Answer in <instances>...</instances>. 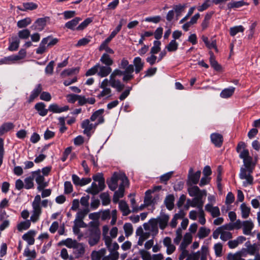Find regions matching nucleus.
Returning <instances> with one entry per match:
<instances>
[{"label": "nucleus", "mask_w": 260, "mask_h": 260, "mask_svg": "<svg viewBox=\"0 0 260 260\" xmlns=\"http://www.w3.org/2000/svg\"><path fill=\"white\" fill-rule=\"evenodd\" d=\"M245 143L240 142L236 148L237 152L239 153V157L243 160L245 166L244 168H241L239 174L241 179L246 180L243 182L244 186L253 183V177L251 175V173H252L254 166V164L252 163V158L250 156L248 150L245 149Z\"/></svg>", "instance_id": "obj_1"}, {"label": "nucleus", "mask_w": 260, "mask_h": 260, "mask_svg": "<svg viewBox=\"0 0 260 260\" xmlns=\"http://www.w3.org/2000/svg\"><path fill=\"white\" fill-rule=\"evenodd\" d=\"M112 72V69L110 67L103 66L100 63H96L91 69H89L86 73V76H91L95 74L101 77H106Z\"/></svg>", "instance_id": "obj_2"}, {"label": "nucleus", "mask_w": 260, "mask_h": 260, "mask_svg": "<svg viewBox=\"0 0 260 260\" xmlns=\"http://www.w3.org/2000/svg\"><path fill=\"white\" fill-rule=\"evenodd\" d=\"M41 196L39 194L37 195L32 203V213L30 216V220L35 223L37 222L40 218L42 213V209L40 206Z\"/></svg>", "instance_id": "obj_3"}, {"label": "nucleus", "mask_w": 260, "mask_h": 260, "mask_svg": "<svg viewBox=\"0 0 260 260\" xmlns=\"http://www.w3.org/2000/svg\"><path fill=\"white\" fill-rule=\"evenodd\" d=\"M128 185V180L127 178L124 176L121 178V182L119 184L118 190L115 191L113 197V202L114 203H117L120 198H122L124 196V192L125 190V186Z\"/></svg>", "instance_id": "obj_4"}, {"label": "nucleus", "mask_w": 260, "mask_h": 260, "mask_svg": "<svg viewBox=\"0 0 260 260\" xmlns=\"http://www.w3.org/2000/svg\"><path fill=\"white\" fill-rule=\"evenodd\" d=\"M31 176L38 185L37 187L38 190L41 191L48 185V183L45 181L44 176L41 174L40 170L32 172Z\"/></svg>", "instance_id": "obj_5"}, {"label": "nucleus", "mask_w": 260, "mask_h": 260, "mask_svg": "<svg viewBox=\"0 0 260 260\" xmlns=\"http://www.w3.org/2000/svg\"><path fill=\"white\" fill-rule=\"evenodd\" d=\"M108 86L109 80L108 79H105L99 85V87L102 89V90L97 96L99 99L102 98L108 99L112 96L111 89Z\"/></svg>", "instance_id": "obj_6"}, {"label": "nucleus", "mask_w": 260, "mask_h": 260, "mask_svg": "<svg viewBox=\"0 0 260 260\" xmlns=\"http://www.w3.org/2000/svg\"><path fill=\"white\" fill-rule=\"evenodd\" d=\"M143 227L146 231H149L152 236H155L158 232V224L154 218H151L148 223H144Z\"/></svg>", "instance_id": "obj_7"}, {"label": "nucleus", "mask_w": 260, "mask_h": 260, "mask_svg": "<svg viewBox=\"0 0 260 260\" xmlns=\"http://www.w3.org/2000/svg\"><path fill=\"white\" fill-rule=\"evenodd\" d=\"M122 177V176H120L116 173H114L111 179L109 180H107V183L110 189L114 191L117 187L118 181L119 180L121 181Z\"/></svg>", "instance_id": "obj_8"}, {"label": "nucleus", "mask_w": 260, "mask_h": 260, "mask_svg": "<svg viewBox=\"0 0 260 260\" xmlns=\"http://www.w3.org/2000/svg\"><path fill=\"white\" fill-rule=\"evenodd\" d=\"M201 172L200 171H198L196 173H193V169L190 168L189 170L188 178V183L191 184H197L200 180L201 177Z\"/></svg>", "instance_id": "obj_9"}, {"label": "nucleus", "mask_w": 260, "mask_h": 260, "mask_svg": "<svg viewBox=\"0 0 260 260\" xmlns=\"http://www.w3.org/2000/svg\"><path fill=\"white\" fill-rule=\"evenodd\" d=\"M101 231L100 230H95L93 232H90L88 243L91 246L97 244L100 240Z\"/></svg>", "instance_id": "obj_10"}, {"label": "nucleus", "mask_w": 260, "mask_h": 260, "mask_svg": "<svg viewBox=\"0 0 260 260\" xmlns=\"http://www.w3.org/2000/svg\"><path fill=\"white\" fill-rule=\"evenodd\" d=\"M170 217L168 215L161 213L160 216L155 218L157 223L159 224V226L161 230H164L168 225Z\"/></svg>", "instance_id": "obj_11"}, {"label": "nucleus", "mask_w": 260, "mask_h": 260, "mask_svg": "<svg viewBox=\"0 0 260 260\" xmlns=\"http://www.w3.org/2000/svg\"><path fill=\"white\" fill-rule=\"evenodd\" d=\"M187 203H189L190 206L197 207L199 209V211L203 210V207L204 202L200 196L194 197L191 201L188 200Z\"/></svg>", "instance_id": "obj_12"}, {"label": "nucleus", "mask_w": 260, "mask_h": 260, "mask_svg": "<svg viewBox=\"0 0 260 260\" xmlns=\"http://www.w3.org/2000/svg\"><path fill=\"white\" fill-rule=\"evenodd\" d=\"M96 124L94 125L93 124L90 123L89 119H85L83 120L81 123V127L84 129L83 133L87 136L90 135V131L95 128Z\"/></svg>", "instance_id": "obj_13"}, {"label": "nucleus", "mask_w": 260, "mask_h": 260, "mask_svg": "<svg viewBox=\"0 0 260 260\" xmlns=\"http://www.w3.org/2000/svg\"><path fill=\"white\" fill-rule=\"evenodd\" d=\"M243 233L245 235H250L254 228V223L251 220H247L242 222Z\"/></svg>", "instance_id": "obj_14"}, {"label": "nucleus", "mask_w": 260, "mask_h": 260, "mask_svg": "<svg viewBox=\"0 0 260 260\" xmlns=\"http://www.w3.org/2000/svg\"><path fill=\"white\" fill-rule=\"evenodd\" d=\"M104 112V110L103 109H99L94 112L90 117V120L92 121H95L96 119H98V123L96 124L102 123L104 121V118L103 116V114Z\"/></svg>", "instance_id": "obj_15"}, {"label": "nucleus", "mask_w": 260, "mask_h": 260, "mask_svg": "<svg viewBox=\"0 0 260 260\" xmlns=\"http://www.w3.org/2000/svg\"><path fill=\"white\" fill-rule=\"evenodd\" d=\"M205 208V210L214 218L218 217L220 215L219 208L217 206H213L211 204H207Z\"/></svg>", "instance_id": "obj_16"}, {"label": "nucleus", "mask_w": 260, "mask_h": 260, "mask_svg": "<svg viewBox=\"0 0 260 260\" xmlns=\"http://www.w3.org/2000/svg\"><path fill=\"white\" fill-rule=\"evenodd\" d=\"M212 142L217 147H220L223 142V137L221 134L218 133L212 134L210 136Z\"/></svg>", "instance_id": "obj_17"}, {"label": "nucleus", "mask_w": 260, "mask_h": 260, "mask_svg": "<svg viewBox=\"0 0 260 260\" xmlns=\"http://www.w3.org/2000/svg\"><path fill=\"white\" fill-rule=\"evenodd\" d=\"M50 39L51 36H48L42 39L40 43L39 47L36 50V53L38 54H42L46 51L47 48L48 47L46 44Z\"/></svg>", "instance_id": "obj_18"}, {"label": "nucleus", "mask_w": 260, "mask_h": 260, "mask_svg": "<svg viewBox=\"0 0 260 260\" xmlns=\"http://www.w3.org/2000/svg\"><path fill=\"white\" fill-rule=\"evenodd\" d=\"M163 243L164 246L167 247V253L168 254H171L174 252L176 247L172 244L171 238L169 237L165 238L163 240Z\"/></svg>", "instance_id": "obj_19"}, {"label": "nucleus", "mask_w": 260, "mask_h": 260, "mask_svg": "<svg viewBox=\"0 0 260 260\" xmlns=\"http://www.w3.org/2000/svg\"><path fill=\"white\" fill-rule=\"evenodd\" d=\"M202 39L208 48L210 49L214 48L216 52H218L216 41L215 39L212 38L211 40L209 41L208 37L205 36H202Z\"/></svg>", "instance_id": "obj_20"}, {"label": "nucleus", "mask_w": 260, "mask_h": 260, "mask_svg": "<svg viewBox=\"0 0 260 260\" xmlns=\"http://www.w3.org/2000/svg\"><path fill=\"white\" fill-rule=\"evenodd\" d=\"M69 109L68 106H64L62 107H60L56 104H51L48 108L49 111L55 113H60L64 111H67Z\"/></svg>", "instance_id": "obj_21"}, {"label": "nucleus", "mask_w": 260, "mask_h": 260, "mask_svg": "<svg viewBox=\"0 0 260 260\" xmlns=\"http://www.w3.org/2000/svg\"><path fill=\"white\" fill-rule=\"evenodd\" d=\"M47 19H49V17H48L38 18L31 27H35V29L40 31L42 30L46 25V21Z\"/></svg>", "instance_id": "obj_22"}, {"label": "nucleus", "mask_w": 260, "mask_h": 260, "mask_svg": "<svg viewBox=\"0 0 260 260\" xmlns=\"http://www.w3.org/2000/svg\"><path fill=\"white\" fill-rule=\"evenodd\" d=\"M35 235L36 232L35 231L30 230L23 235L22 239L26 241L28 245H33L35 243L34 237Z\"/></svg>", "instance_id": "obj_23"}, {"label": "nucleus", "mask_w": 260, "mask_h": 260, "mask_svg": "<svg viewBox=\"0 0 260 260\" xmlns=\"http://www.w3.org/2000/svg\"><path fill=\"white\" fill-rule=\"evenodd\" d=\"M42 91V87L41 84H38L35 88L32 91L29 99L28 100V102L30 103L32 102L34 100L37 98L39 95L41 93Z\"/></svg>", "instance_id": "obj_24"}, {"label": "nucleus", "mask_w": 260, "mask_h": 260, "mask_svg": "<svg viewBox=\"0 0 260 260\" xmlns=\"http://www.w3.org/2000/svg\"><path fill=\"white\" fill-rule=\"evenodd\" d=\"M135 71L136 74L140 73L143 69L144 62L140 57H135L133 60Z\"/></svg>", "instance_id": "obj_25"}, {"label": "nucleus", "mask_w": 260, "mask_h": 260, "mask_svg": "<svg viewBox=\"0 0 260 260\" xmlns=\"http://www.w3.org/2000/svg\"><path fill=\"white\" fill-rule=\"evenodd\" d=\"M106 253V250L105 248H102L98 251H92L90 255L91 259V260H101Z\"/></svg>", "instance_id": "obj_26"}, {"label": "nucleus", "mask_w": 260, "mask_h": 260, "mask_svg": "<svg viewBox=\"0 0 260 260\" xmlns=\"http://www.w3.org/2000/svg\"><path fill=\"white\" fill-rule=\"evenodd\" d=\"M22 5L23 8L17 6V8L21 11H26L27 10H34L38 8V5L32 2L24 3Z\"/></svg>", "instance_id": "obj_27"}, {"label": "nucleus", "mask_w": 260, "mask_h": 260, "mask_svg": "<svg viewBox=\"0 0 260 260\" xmlns=\"http://www.w3.org/2000/svg\"><path fill=\"white\" fill-rule=\"evenodd\" d=\"M115 88L118 92H120L124 87V84H122L119 80H116L115 79H111L109 80V84Z\"/></svg>", "instance_id": "obj_28"}, {"label": "nucleus", "mask_w": 260, "mask_h": 260, "mask_svg": "<svg viewBox=\"0 0 260 260\" xmlns=\"http://www.w3.org/2000/svg\"><path fill=\"white\" fill-rule=\"evenodd\" d=\"M46 105L44 103L40 102L35 105V108L41 116H45L47 114L48 109H45Z\"/></svg>", "instance_id": "obj_29"}, {"label": "nucleus", "mask_w": 260, "mask_h": 260, "mask_svg": "<svg viewBox=\"0 0 260 260\" xmlns=\"http://www.w3.org/2000/svg\"><path fill=\"white\" fill-rule=\"evenodd\" d=\"M174 200L175 198L173 194H169L166 196L164 203L168 210H172L173 209L174 207Z\"/></svg>", "instance_id": "obj_30"}, {"label": "nucleus", "mask_w": 260, "mask_h": 260, "mask_svg": "<svg viewBox=\"0 0 260 260\" xmlns=\"http://www.w3.org/2000/svg\"><path fill=\"white\" fill-rule=\"evenodd\" d=\"M94 181L98 182L99 185L101 189H104L106 185L105 184V179L102 173H98L92 177Z\"/></svg>", "instance_id": "obj_31"}, {"label": "nucleus", "mask_w": 260, "mask_h": 260, "mask_svg": "<svg viewBox=\"0 0 260 260\" xmlns=\"http://www.w3.org/2000/svg\"><path fill=\"white\" fill-rule=\"evenodd\" d=\"M103 189H101L99 185H97L95 182H92L90 187L88 188L86 191L87 193L92 194L93 195H95L99 193V192L101 191H102Z\"/></svg>", "instance_id": "obj_32"}, {"label": "nucleus", "mask_w": 260, "mask_h": 260, "mask_svg": "<svg viewBox=\"0 0 260 260\" xmlns=\"http://www.w3.org/2000/svg\"><path fill=\"white\" fill-rule=\"evenodd\" d=\"M77 241L75 240H73L71 238H67L64 240L60 241L58 243V245H65L70 248H74L77 244Z\"/></svg>", "instance_id": "obj_33"}, {"label": "nucleus", "mask_w": 260, "mask_h": 260, "mask_svg": "<svg viewBox=\"0 0 260 260\" xmlns=\"http://www.w3.org/2000/svg\"><path fill=\"white\" fill-rule=\"evenodd\" d=\"M20 40L16 36L12 37V42H10V46L8 49L10 51H13L17 50L19 47Z\"/></svg>", "instance_id": "obj_34"}, {"label": "nucleus", "mask_w": 260, "mask_h": 260, "mask_svg": "<svg viewBox=\"0 0 260 260\" xmlns=\"http://www.w3.org/2000/svg\"><path fill=\"white\" fill-rule=\"evenodd\" d=\"M74 248L75 249L74 252L78 257L82 256L85 253V247L82 243L77 242Z\"/></svg>", "instance_id": "obj_35"}, {"label": "nucleus", "mask_w": 260, "mask_h": 260, "mask_svg": "<svg viewBox=\"0 0 260 260\" xmlns=\"http://www.w3.org/2000/svg\"><path fill=\"white\" fill-rule=\"evenodd\" d=\"M100 61L105 66L110 67L113 63V59L107 53H104L100 58Z\"/></svg>", "instance_id": "obj_36"}, {"label": "nucleus", "mask_w": 260, "mask_h": 260, "mask_svg": "<svg viewBox=\"0 0 260 260\" xmlns=\"http://www.w3.org/2000/svg\"><path fill=\"white\" fill-rule=\"evenodd\" d=\"M235 90V88L234 87L224 89L220 93V96L224 99L229 98L234 94Z\"/></svg>", "instance_id": "obj_37"}, {"label": "nucleus", "mask_w": 260, "mask_h": 260, "mask_svg": "<svg viewBox=\"0 0 260 260\" xmlns=\"http://www.w3.org/2000/svg\"><path fill=\"white\" fill-rule=\"evenodd\" d=\"M242 217L244 219L247 218L250 212V208L247 206L245 203H242L240 206Z\"/></svg>", "instance_id": "obj_38"}, {"label": "nucleus", "mask_w": 260, "mask_h": 260, "mask_svg": "<svg viewBox=\"0 0 260 260\" xmlns=\"http://www.w3.org/2000/svg\"><path fill=\"white\" fill-rule=\"evenodd\" d=\"M189 195L191 197H196L200 196V189L197 186H191L187 189Z\"/></svg>", "instance_id": "obj_39"}, {"label": "nucleus", "mask_w": 260, "mask_h": 260, "mask_svg": "<svg viewBox=\"0 0 260 260\" xmlns=\"http://www.w3.org/2000/svg\"><path fill=\"white\" fill-rule=\"evenodd\" d=\"M119 207L120 210L123 213V215L126 216L130 213L131 211L129 209L128 205L125 202L123 201H120L119 203Z\"/></svg>", "instance_id": "obj_40"}, {"label": "nucleus", "mask_w": 260, "mask_h": 260, "mask_svg": "<svg viewBox=\"0 0 260 260\" xmlns=\"http://www.w3.org/2000/svg\"><path fill=\"white\" fill-rule=\"evenodd\" d=\"M14 126V124L11 122H7L4 123L0 127V136H2L5 133L13 128Z\"/></svg>", "instance_id": "obj_41"}, {"label": "nucleus", "mask_w": 260, "mask_h": 260, "mask_svg": "<svg viewBox=\"0 0 260 260\" xmlns=\"http://www.w3.org/2000/svg\"><path fill=\"white\" fill-rule=\"evenodd\" d=\"M248 4L244 1H240L237 2H232L228 3L227 7L229 9L233 8H238L244 5H247Z\"/></svg>", "instance_id": "obj_42"}, {"label": "nucleus", "mask_w": 260, "mask_h": 260, "mask_svg": "<svg viewBox=\"0 0 260 260\" xmlns=\"http://www.w3.org/2000/svg\"><path fill=\"white\" fill-rule=\"evenodd\" d=\"M31 220H26L20 222L19 224H17V230L21 232L23 230H26L30 227L31 225Z\"/></svg>", "instance_id": "obj_43"}, {"label": "nucleus", "mask_w": 260, "mask_h": 260, "mask_svg": "<svg viewBox=\"0 0 260 260\" xmlns=\"http://www.w3.org/2000/svg\"><path fill=\"white\" fill-rule=\"evenodd\" d=\"M81 20L80 17H76L72 20L68 21L65 24V26L70 29H74L75 27L78 24Z\"/></svg>", "instance_id": "obj_44"}, {"label": "nucleus", "mask_w": 260, "mask_h": 260, "mask_svg": "<svg viewBox=\"0 0 260 260\" xmlns=\"http://www.w3.org/2000/svg\"><path fill=\"white\" fill-rule=\"evenodd\" d=\"M210 233V230L206 227H201L198 233V236L200 239H203L207 237Z\"/></svg>", "instance_id": "obj_45"}, {"label": "nucleus", "mask_w": 260, "mask_h": 260, "mask_svg": "<svg viewBox=\"0 0 260 260\" xmlns=\"http://www.w3.org/2000/svg\"><path fill=\"white\" fill-rule=\"evenodd\" d=\"M186 7V4H179L173 6V10L176 13L177 18L181 15V13L184 11Z\"/></svg>", "instance_id": "obj_46"}, {"label": "nucleus", "mask_w": 260, "mask_h": 260, "mask_svg": "<svg viewBox=\"0 0 260 260\" xmlns=\"http://www.w3.org/2000/svg\"><path fill=\"white\" fill-rule=\"evenodd\" d=\"M258 247L257 244H249L247 247V253L250 255H254L256 252L258 251Z\"/></svg>", "instance_id": "obj_47"}, {"label": "nucleus", "mask_w": 260, "mask_h": 260, "mask_svg": "<svg viewBox=\"0 0 260 260\" xmlns=\"http://www.w3.org/2000/svg\"><path fill=\"white\" fill-rule=\"evenodd\" d=\"M89 212V210L88 208H84L78 211L76 214L75 219L80 221L82 220Z\"/></svg>", "instance_id": "obj_48"}, {"label": "nucleus", "mask_w": 260, "mask_h": 260, "mask_svg": "<svg viewBox=\"0 0 260 260\" xmlns=\"http://www.w3.org/2000/svg\"><path fill=\"white\" fill-rule=\"evenodd\" d=\"M31 22V19L29 17L25 18L23 19L20 20L17 22V26L19 28L25 27Z\"/></svg>", "instance_id": "obj_49"}, {"label": "nucleus", "mask_w": 260, "mask_h": 260, "mask_svg": "<svg viewBox=\"0 0 260 260\" xmlns=\"http://www.w3.org/2000/svg\"><path fill=\"white\" fill-rule=\"evenodd\" d=\"M178 47V43L175 40H173L166 46V48L169 52H174L177 50Z\"/></svg>", "instance_id": "obj_50"}, {"label": "nucleus", "mask_w": 260, "mask_h": 260, "mask_svg": "<svg viewBox=\"0 0 260 260\" xmlns=\"http://www.w3.org/2000/svg\"><path fill=\"white\" fill-rule=\"evenodd\" d=\"M100 198L102 200V204L103 205L106 206L110 204L111 200L108 193H102L100 195Z\"/></svg>", "instance_id": "obj_51"}, {"label": "nucleus", "mask_w": 260, "mask_h": 260, "mask_svg": "<svg viewBox=\"0 0 260 260\" xmlns=\"http://www.w3.org/2000/svg\"><path fill=\"white\" fill-rule=\"evenodd\" d=\"M244 30V27L242 25H239L230 28V33L231 36H235L239 32H243Z\"/></svg>", "instance_id": "obj_52"}, {"label": "nucleus", "mask_w": 260, "mask_h": 260, "mask_svg": "<svg viewBox=\"0 0 260 260\" xmlns=\"http://www.w3.org/2000/svg\"><path fill=\"white\" fill-rule=\"evenodd\" d=\"M213 14V12H211L209 13H207L205 16L204 19L202 23V27L203 30H205L206 29L209 24V21L210 18L212 17Z\"/></svg>", "instance_id": "obj_53"}, {"label": "nucleus", "mask_w": 260, "mask_h": 260, "mask_svg": "<svg viewBox=\"0 0 260 260\" xmlns=\"http://www.w3.org/2000/svg\"><path fill=\"white\" fill-rule=\"evenodd\" d=\"M154 46L151 48L150 53L154 55L157 53L160 50V44L161 43L159 41H154Z\"/></svg>", "instance_id": "obj_54"}, {"label": "nucleus", "mask_w": 260, "mask_h": 260, "mask_svg": "<svg viewBox=\"0 0 260 260\" xmlns=\"http://www.w3.org/2000/svg\"><path fill=\"white\" fill-rule=\"evenodd\" d=\"M125 234L126 237H128L133 234V228L132 224L130 223H126L123 225Z\"/></svg>", "instance_id": "obj_55"}, {"label": "nucleus", "mask_w": 260, "mask_h": 260, "mask_svg": "<svg viewBox=\"0 0 260 260\" xmlns=\"http://www.w3.org/2000/svg\"><path fill=\"white\" fill-rule=\"evenodd\" d=\"M19 39H27L30 36V31L28 29H24L20 30L18 32Z\"/></svg>", "instance_id": "obj_56"}, {"label": "nucleus", "mask_w": 260, "mask_h": 260, "mask_svg": "<svg viewBox=\"0 0 260 260\" xmlns=\"http://www.w3.org/2000/svg\"><path fill=\"white\" fill-rule=\"evenodd\" d=\"M33 177L32 176H30L28 177H27L24 180V187L26 189H30L34 187V182H33Z\"/></svg>", "instance_id": "obj_57"}, {"label": "nucleus", "mask_w": 260, "mask_h": 260, "mask_svg": "<svg viewBox=\"0 0 260 260\" xmlns=\"http://www.w3.org/2000/svg\"><path fill=\"white\" fill-rule=\"evenodd\" d=\"M198 252H200L201 260H207V256L208 252V249L206 246H202L201 250L198 251Z\"/></svg>", "instance_id": "obj_58"}, {"label": "nucleus", "mask_w": 260, "mask_h": 260, "mask_svg": "<svg viewBox=\"0 0 260 260\" xmlns=\"http://www.w3.org/2000/svg\"><path fill=\"white\" fill-rule=\"evenodd\" d=\"M182 230L180 228L176 231V237L174 239V242L175 244L178 245L180 242L182 238Z\"/></svg>", "instance_id": "obj_59"}, {"label": "nucleus", "mask_w": 260, "mask_h": 260, "mask_svg": "<svg viewBox=\"0 0 260 260\" xmlns=\"http://www.w3.org/2000/svg\"><path fill=\"white\" fill-rule=\"evenodd\" d=\"M92 21V19L90 18H86L77 27V30H81L84 29L87 25Z\"/></svg>", "instance_id": "obj_60"}, {"label": "nucleus", "mask_w": 260, "mask_h": 260, "mask_svg": "<svg viewBox=\"0 0 260 260\" xmlns=\"http://www.w3.org/2000/svg\"><path fill=\"white\" fill-rule=\"evenodd\" d=\"M220 239L224 241H226L232 238V234L230 232L221 231Z\"/></svg>", "instance_id": "obj_61"}, {"label": "nucleus", "mask_w": 260, "mask_h": 260, "mask_svg": "<svg viewBox=\"0 0 260 260\" xmlns=\"http://www.w3.org/2000/svg\"><path fill=\"white\" fill-rule=\"evenodd\" d=\"M64 193L66 194H69L73 190V185L71 182L66 181L64 183Z\"/></svg>", "instance_id": "obj_62"}, {"label": "nucleus", "mask_w": 260, "mask_h": 260, "mask_svg": "<svg viewBox=\"0 0 260 260\" xmlns=\"http://www.w3.org/2000/svg\"><path fill=\"white\" fill-rule=\"evenodd\" d=\"M54 61H51L45 68V73L46 74L52 75L53 72Z\"/></svg>", "instance_id": "obj_63"}, {"label": "nucleus", "mask_w": 260, "mask_h": 260, "mask_svg": "<svg viewBox=\"0 0 260 260\" xmlns=\"http://www.w3.org/2000/svg\"><path fill=\"white\" fill-rule=\"evenodd\" d=\"M139 253L143 260H151L152 256L149 252L144 250H140L139 251Z\"/></svg>", "instance_id": "obj_64"}]
</instances>
